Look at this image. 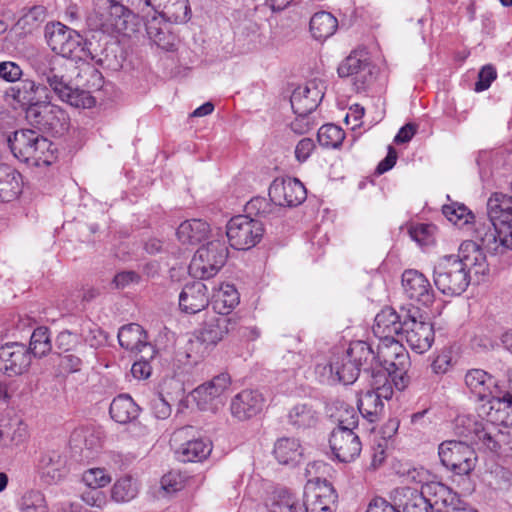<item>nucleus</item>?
<instances>
[{
	"label": "nucleus",
	"mask_w": 512,
	"mask_h": 512,
	"mask_svg": "<svg viewBox=\"0 0 512 512\" xmlns=\"http://www.w3.org/2000/svg\"><path fill=\"white\" fill-rule=\"evenodd\" d=\"M471 273L480 280L488 275L489 264L478 243L465 241L457 255H445L438 259L433 269L434 284L444 295H461L470 284Z\"/></svg>",
	"instance_id": "obj_1"
},
{
	"label": "nucleus",
	"mask_w": 512,
	"mask_h": 512,
	"mask_svg": "<svg viewBox=\"0 0 512 512\" xmlns=\"http://www.w3.org/2000/svg\"><path fill=\"white\" fill-rule=\"evenodd\" d=\"M375 364V353L370 344L355 341L346 352L331 361L329 381L332 383L352 384L360 371L368 374Z\"/></svg>",
	"instance_id": "obj_2"
},
{
	"label": "nucleus",
	"mask_w": 512,
	"mask_h": 512,
	"mask_svg": "<svg viewBox=\"0 0 512 512\" xmlns=\"http://www.w3.org/2000/svg\"><path fill=\"white\" fill-rule=\"evenodd\" d=\"M8 145L15 158L31 166H48L56 158L52 142L33 130L15 131Z\"/></svg>",
	"instance_id": "obj_3"
},
{
	"label": "nucleus",
	"mask_w": 512,
	"mask_h": 512,
	"mask_svg": "<svg viewBox=\"0 0 512 512\" xmlns=\"http://www.w3.org/2000/svg\"><path fill=\"white\" fill-rule=\"evenodd\" d=\"M350 419H343L333 429L329 445L334 457L344 463L354 461L361 453L362 444L359 436L353 431L358 425V416L353 410H348Z\"/></svg>",
	"instance_id": "obj_4"
},
{
	"label": "nucleus",
	"mask_w": 512,
	"mask_h": 512,
	"mask_svg": "<svg viewBox=\"0 0 512 512\" xmlns=\"http://www.w3.org/2000/svg\"><path fill=\"white\" fill-rule=\"evenodd\" d=\"M228 248L221 240H212L201 246L194 254L189 272L194 278L209 279L225 265L228 258Z\"/></svg>",
	"instance_id": "obj_5"
},
{
	"label": "nucleus",
	"mask_w": 512,
	"mask_h": 512,
	"mask_svg": "<svg viewBox=\"0 0 512 512\" xmlns=\"http://www.w3.org/2000/svg\"><path fill=\"white\" fill-rule=\"evenodd\" d=\"M45 36L52 51L65 58L82 60L89 55L84 38L59 22L47 26Z\"/></svg>",
	"instance_id": "obj_6"
},
{
	"label": "nucleus",
	"mask_w": 512,
	"mask_h": 512,
	"mask_svg": "<svg viewBox=\"0 0 512 512\" xmlns=\"http://www.w3.org/2000/svg\"><path fill=\"white\" fill-rule=\"evenodd\" d=\"M26 119L38 129L53 135H62L69 128V116L60 106L53 104L50 97L27 107Z\"/></svg>",
	"instance_id": "obj_7"
},
{
	"label": "nucleus",
	"mask_w": 512,
	"mask_h": 512,
	"mask_svg": "<svg viewBox=\"0 0 512 512\" xmlns=\"http://www.w3.org/2000/svg\"><path fill=\"white\" fill-rule=\"evenodd\" d=\"M131 11L119 0H100L94 14L90 16L91 25L107 34H126Z\"/></svg>",
	"instance_id": "obj_8"
},
{
	"label": "nucleus",
	"mask_w": 512,
	"mask_h": 512,
	"mask_svg": "<svg viewBox=\"0 0 512 512\" xmlns=\"http://www.w3.org/2000/svg\"><path fill=\"white\" fill-rule=\"evenodd\" d=\"M401 339L418 354L428 351L434 342V329L430 322L424 320L418 309L407 311L403 318Z\"/></svg>",
	"instance_id": "obj_9"
},
{
	"label": "nucleus",
	"mask_w": 512,
	"mask_h": 512,
	"mask_svg": "<svg viewBox=\"0 0 512 512\" xmlns=\"http://www.w3.org/2000/svg\"><path fill=\"white\" fill-rule=\"evenodd\" d=\"M264 233L263 224L247 215L232 217L226 226L228 241L234 249L248 250L261 240Z\"/></svg>",
	"instance_id": "obj_10"
},
{
	"label": "nucleus",
	"mask_w": 512,
	"mask_h": 512,
	"mask_svg": "<svg viewBox=\"0 0 512 512\" xmlns=\"http://www.w3.org/2000/svg\"><path fill=\"white\" fill-rule=\"evenodd\" d=\"M36 471L44 484L57 485L63 482L70 473L67 447L44 451L38 459Z\"/></svg>",
	"instance_id": "obj_11"
},
{
	"label": "nucleus",
	"mask_w": 512,
	"mask_h": 512,
	"mask_svg": "<svg viewBox=\"0 0 512 512\" xmlns=\"http://www.w3.org/2000/svg\"><path fill=\"white\" fill-rule=\"evenodd\" d=\"M438 454L441 463L458 475L470 474L477 461L474 449L461 441H444L439 445Z\"/></svg>",
	"instance_id": "obj_12"
},
{
	"label": "nucleus",
	"mask_w": 512,
	"mask_h": 512,
	"mask_svg": "<svg viewBox=\"0 0 512 512\" xmlns=\"http://www.w3.org/2000/svg\"><path fill=\"white\" fill-rule=\"evenodd\" d=\"M465 385L479 401H487L491 404V408L497 406L500 410L503 402V396L497 380L494 376L483 369H470L464 377Z\"/></svg>",
	"instance_id": "obj_13"
},
{
	"label": "nucleus",
	"mask_w": 512,
	"mask_h": 512,
	"mask_svg": "<svg viewBox=\"0 0 512 512\" xmlns=\"http://www.w3.org/2000/svg\"><path fill=\"white\" fill-rule=\"evenodd\" d=\"M375 353V364L372 370L385 369L386 372L408 370L410 358L405 347L397 339L379 341Z\"/></svg>",
	"instance_id": "obj_14"
},
{
	"label": "nucleus",
	"mask_w": 512,
	"mask_h": 512,
	"mask_svg": "<svg viewBox=\"0 0 512 512\" xmlns=\"http://www.w3.org/2000/svg\"><path fill=\"white\" fill-rule=\"evenodd\" d=\"M230 383L229 375L221 373L195 388L191 397L199 409L214 411L223 403L222 396L229 388Z\"/></svg>",
	"instance_id": "obj_15"
},
{
	"label": "nucleus",
	"mask_w": 512,
	"mask_h": 512,
	"mask_svg": "<svg viewBox=\"0 0 512 512\" xmlns=\"http://www.w3.org/2000/svg\"><path fill=\"white\" fill-rule=\"evenodd\" d=\"M269 198L277 208L295 207L306 199V189L298 179L276 178L269 187Z\"/></svg>",
	"instance_id": "obj_16"
},
{
	"label": "nucleus",
	"mask_w": 512,
	"mask_h": 512,
	"mask_svg": "<svg viewBox=\"0 0 512 512\" xmlns=\"http://www.w3.org/2000/svg\"><path fill=\"white\" fill-rule=\"evenodd\" d=\"M31 362V352L22 343L10 342L0 347V369L9 377L27 372Z\"/></svg>",
	"instance_id": "obj_17"
},
{
	"label": "nucleus",
	"mask_w": 512,
	"mask_h": 512,
	"mask_svg": "<svg viewBox=\"0 0 512 512\" xmlns=\"http://www.w3.org/2000/svg\"><path fill=\"white\" fill-rule=\"evenodd\" d=\"M402 288L405 296L413 303L430 306L435 294L429 279L415 269L405 270L402 274Z\"/></svg>",
	"instance_id": "obj_18"
},
{
	"label": "nucleus",
	"mask_w": 512,
	"mask_h": 512,
	"mask_svg": "<svg viewBox=\"0 0 512 512\" xmlns=\"http://www.w3.org/2000/svg\"><path fill=\"white\" fill-rule=\"evenodd\" d=\"M48 91H52L61 101L76 108H91L95 99L86 90L72 87L63 76L56 72L45 82Z\"/></svg>",
	"instance_id": "obj_19"
},
{
	"label": "nucleus",
	"mask_w": 512,
	"mask_h": 512,
	"mask_svg": "<svg viewBox=\"0 0 512 512\" xmlns=\"http://www.w3.org/2000/svg\"><path fill=\"white\" fill-rule=\"evenodd\" d=\"M6 100H12L18 106L27 109L40 101L38 96L49 98V91L45 84L37 83L31 79L20 80L19 83L9 87L5 91Z\"/></svg>",
	"instance_id": "obj_20"
},
{
	"label": "nucleus",
	"mask_w": 512,
	"mask_h": 512,
	"mask_svg": "<svg viewBox=\"0 0 512 512\" xmlns=\"http://www.w3.org/2000/svg\"><path fill=\"white\" fill-rule=\"evenodd\" d=\"M322 87L316 81L298 86L290 97L291 107L296 115H310L323 99Z\"/></svg>",
	"instance_id": "obj_21"
},
{
	"label": "nucleus",
	"mask_w": 512,
	"mask_h": 512,
	"mask_svg": "<svg viewBox=\"0 0 512 512\" xmlns=\"http://www.w3.org/2000/svg\"><path fill=\"white\" fill-rule=\"evenodd\" d=\"M237 318L235 315L213 316L205 322L197 336L198 341L207 346H215L229 332L236 330Z\"/></svg>",
	"instance_id": "obj_22"
},
{
	"label": "nucleus",
	"mask_w": 512,
	"mask_h": 512,
	"mask_svg": "<svg viewBox=\"0 0 512 512\" xmlns=\"http://www.w3.org/2000/svg\"><path fill=\"white\" fill-rule=\"evenodd\" d=\"M305 497L306 506L311 512H330L337 499L334 488L326 481L308 483L305 487Z\"/></svg>",
	"instance_id": "obj_23"
},
{
	"label": "nucleus",
	"mask_w": 512,
	"mask_h": 512,
	"mask_svg": "<svg viewBox=\"0 0 512 512\" xmlns=\"http://www.w3.org/2000/svg\"><path fill=\"white\" fill-rule=\"evenodd\" d=\"M338 75L342 78L351 77L358 89L368 83L372 77L370 63L364 55L352 52L338 66Z\"/></svg>",
	"instance_id": "obj_24"
},
{
	"label": "nucleus",
	"mask_w": 512,
	"mask_h": 512,
	"mask_svg": "<svg viewBox=\"0 0 512 512\" xmlns=\"http://www.w3.org/2000/svg\"><path fill=\"white\" fill-rule=\"evenodd\" d=\"M264 406L262 394L256 390H243L231 401L230 410L234 418L244 421L260 413Z\"/></svg>",
	"instance_id": "obj_25"
},
{
	"label": "nucleus",
	"mask_w": 512,
	"mask_h": 512,
	"mask_svg": "<svg viewBox=\"0 0 512 512\" xmlns=\"http://www.w3.org/2000/svg\"><path fill=\"white\" fill-rule=\"evenodd\" d=\"M207 286L201 281L186 284L179 295V307L188 314H195L208 306Z\"/></svg>",
	"instance_id": "obj_26"
},
{
	"label": "nucleus",
	"mask_w": 512,
	"mask_h": 512,
	"mask_svg": "<svg viewBox=\"0 0 512 512\" xmlns=\"http://www.w3.org/2000/svg\"><path fill=\"white\" fill-rule=\"evenodd\" d=\"M118 341L122 348L131 352L147 351L150 358L155 354L154 347L147 341L146 331L136 323H130L120 328Z\"/></svg>",
	"instance_id": "obj_27"
},
{
	"label": "nucleus",
	"mask_w": 512,
	"mask_h": 512,
	"mask_svg": "<svg viewBox=\"0 0 512 512\" xmlns=\"http://www.w3.org/2000/svg\"><path fill=\"white\" fill-rule=\"evenodd\" d=\"M391 499L402 512H430L431 504L427 502L422 490L410 487H398L391 492Z\"/></svg>",
	"instance_id": "obj_28"
},
{
	"label": "nucleus",
	"mask_w": 512,
	"mask_h": 512,
	"mask_svg": "<svg viewBox=\"0 0 512 512\" xmlns=\"http://www.w3.org/2000/svg\"><path fill=\"white\" fill-rule=\"evenodd\" d=\"M403 318L398 313L390 308L382 309L375 317L373 325V333L379 338V341L385 339H394L395 336H400L403 330Z\"/></svg>",
	"instance_id": "obj_29"
},
{
	"label": "nucleus",
	"mask_w": 512,
	"mask_h": 512,
	"mask_svg": "<svg viewBox=\"0 0 512 512\" xmlns=\"http://www.w3.org/2000/svg\"><path fill=\"white\" fill-rule=\"evenodd\" d=\"M268 512H308V506L286 488L275 489L266 500Z\"/></svg>",
	"instance_id": "obj_30"
},
{
	"label": "nucleus",
	"mask_w": 512,
	"mask_h": 512,
	"mask_svg": "<svg viewBox=\"0 0 512 512\" xmlns=\"http://www.w3.org/2000/svg\"><path fill=\"white\" fill-rule=\"evenodd\" d=\"M156 16H160L165 22L186 23L191 18L189 0H158Z\"/></svg>",
	"instance_id": "obj_31"
},
{
	"label": "nucleus",
	"mask_w": 512,
	"mask_h": 512,
	"mask_svg": "<svg viewBox=\"0 0 512 512\" xmlns=\"http://www.w3.org/2000/svg\"><path fill=\"white\" fill-rule=\"evenodd\" d=\"M422 492L427 502H430L431 509L436 507L438 510H445V512H448V509L453 506L455 501L457 502L458 498V495L448 486L436 481L423 485Z\"/></svg>",
	"instance_id": "obj_32"
},
{
	"label": "nucleus",
	"mask_w": 512,
	"mask_h": 512,
	"mask_svg": "<svg viewBox=\"0 0 512 512\" xmlns=\"http://www.w3.org/2000/svg\"><path fill=\"white\" fill-rule=\"evenodd\" d=\"M146 31L149 39L162 50L174 51L176 49L177 36L156 15L147 20Z\"/></svg>",
	"instance_id": "obj_33"
},
{
	"label": "nucleus",
	"mask_w": 512,
	"mask_h": 512,
	"mask_svg": "<svg viewBox=\"0 0 512 512\" xmlns=\"http://www.w3.org/2000/svg\"><path fill=\"white\" fill-rule=\"evenodd\" d=\"M28 438L27 426L19 420L0 418V448H12Z\"/></svg>",
	"instance_id": "obj_34"
},
{
	"label": "nucleus",
	"mask_w": 512,
	"mask_h": 512,
	"mask_svg": "<svg viewBox=\"0 0 512 512\" xmlns=\"http://www.w3.org/2000/svg\"><path fill=\"white\" fill-rule=\"evenodd\" d=\"M22 176L11 166L0 164V202H11L22 191Z\"/></svg>",
	"instance_id": "obj_35"
},
{
	"label": "nucleus",
	"mask_w": 512,
	"mask_h": 512,
	"mask_svg": "<svg viewBox=\"0 0 512 512\" xmlns=\"http://www.w3.org/2000/svg\"><path fill=\"white\" fill-rule=\"evenodd\" d=\"M210 232L209 224L200 219L182 222L177 228L176 235L183 244L195 245L206 239Z\"/></svg>",
	"instance_id": "obj_36"
},
{
	"label": "nucleus",
	"mask_w": 512,
	"mask_h": 512,
	"mask_svg": "<svg viewBox=\"0 0 512 512\" xmlns=\"http://www.w3.org/2000/svg\"><path fill=\"white\" fill-rule=\"evenodd\" d=\"M140 408L127 394L118 395L110 404L109 413L113 420L120 424H127L139 414Z\"/></svg>",
	"instance_id": "obj_37"
},
{
	"label": "nucleus",
	"mask_w": 512,
	"mask_h": 512,
	"mask_svg": "<svg viewBox=\"0 0 512 512\" xmlns=\"http://www.w3.org/2000/svg\"><path fill=\"white\" fill-rule=\"evenodd\" d=\"M212 451L211 443L196 437L192 440H187L183 445L177 447L175 450L178 459L182 462H195L202 461Z\"/></svg>",
	"instance_id": "obj_38"
},
{
	"label": "nucleus",
	"mask_w": 512,
	"mask_h": 512,
	"mask_svg": "<svg viewBox=\"0 0 512 512\" xmlns=\"http://www.w3.org/2000/svg\"><path fill=\"white\" fill-rule=\"evenodd\" d=\"M287 419L295 429H309L316 426L319 414L312 405L299 403L289 410Z\"/></svg>",
	"instance_id": "obj_39"
},
{
	"label": "nucleus",
	"mask_w": 512,
	"mask_h": 512,
	"mask_svg": "<svg viewBox=\"0 0 512 512\" xmlns=\"http://www.w3.org/2000/svg\"><path fill=\"white\" fill-rule=\"evenodd\" d=\"M274 455L280 464H296L303 456V449L297 439L283 437L276 441Z\"/></svg>",
	"instance_id": "obj_40"
},
{
	"label": "nucleus",
	"mask_w": 512,
	"mask_h": 512,
	"mask_svg": "<svg viewBox=\"0 0 512 512\" xmlns=\"http://www.w3.org/2000/svg\"><path fill=\"white\" fill-rule=\"evenodd\" d=\"M337 28L338 21L329 12H317L310 19V31L316 40H326L336 32Z\"/></svg>",
	"instance_id": "obj_41"
},
{
	"label": "nucleus",
	"mask_w": 512,
	"mask_h": 512,
	"mask_svg": "<svg viewBox=\"0 0 512 512\" xmlns=\"http://www.w3.org/2000/svg\"><path fill=\"white\" fill-rule=\"evenodd\" d=\"M357 404L361 415L371 423L377 420L378 415L383 410V402L372 390L361 393Z\"/></svg>",
	"instance_id": "obj_42"
},
{
	"label": "nucleus",
	"mask_w": 512,
	"mask_h": 512,
	"mask_svg": "<svg viewBox=\"0 0 512 512\" xmlns=\"http://www.w3.org/2000/svg\"><path fill=\"white\" fill-rule=\"evenodd\" d=\"M137 494V483L130 476L118 479L111 488V498L117 503L129 502L134 499Z\"/></svg>",
	"instance_id": "obj_43"
},
{
	"label": "nucleus",
	"mask_w": 512,
	"mask_h": 512,
	"mask_svg": "<svg viewBox=\"0 0 512 512\" xmlns=\"http://www.w3.org/2000/svg\"><path fill=\"white\" fill-rule=\"evenodd\" d=\"M17 506L20 512H49L45 495L35 489L26 491Z\"/></svg>",
	"instance_id": "obj_44"
},
{
	"label": "nucleus",
	"mask_w": 512,
	"mask_h": 512,
	"mask_svg": "<svg viewBox=\"0 0 512 512\" xmlns=\"http://www.w3.org/2000/svg\"><path fill=\"white\" fill-rule=\"evenodd\" d=\"M504 434L498 430L492 423L485 426L476 427L475 440L490 451L496 452L500 449V442Z\"/></svg>",
	"instance_id": "obj_45"
},
{
	"label": "nucleus",
	"mask_w": 512,
	"mask_h": 512,
	"mask_svg": "<svg viewBox=\"0 0 512 512\" xmlns=\"http://www.w3.org/2000/svg\"><path fill=\"white\" fill-rule=\"evenodd\" d=\"M368 374L371 377V390L377 396H379V400L382 401L383 399H391L393 396V388L391 385L389 372H386L385 369H378L376 371L371 370Z\"/></svg>",
	"instance_id": "obj_46"
},
{
	"label": "nucleus",
	"mask_w": 512,
	"mask_h": 512,
	"mask_svg": "<svg viewBox=\"0 0 512 512\" xmlns=\"http://www.w3.org/2000/svg\"><path fill=\"white\" fill-rule=\"evenodd\" d=\"M52 349L49 331L46 327L36 328L30 339L31 356L42 357L48 354Z\"/></svg>",
	"instance_id": "obj_47"
},
{
	"label": "nucleus",
	"mask_w": 512,
	"mask_h": 512,
	"mask_svg": "<svg viewBox=\"0 0 512 512\" xmlns=\"http://www.w3.org/2000/svg\"><path fill=\"white\" fill-rule=\"evenodd\" d=\"M215 304L220 314L228 313L227 310L234 308L239 303V294L235 287L230 284L222 285L214 295Z\"/></svg>",
	"instance_id": "obj_48"
},
{
	"label": "nucleus",
	"mask_w": 512,
	"mask_h": 512,
	"mask_svg": "<svg viewBox=\"0 0 512 512\" xmlns=\"http://www.w3.org/2000/svg\"><path fill=\"white\" fill-rule=\"evenodd\" d=\"M317 138L321 146L337 148L343 142L345 133L340 127L334 124H326L318 130Z\"/></svg>",
	"instance_id": "obj_49"
},
{
	"label": "nucleus",
	"mask_w": 512,
	"mask_h": 512,
	"mask_svg": "<svg viewBox=\"0 0 512 512\" xmlns=\"http://www.w3.org/2000/svg\"><path fill=\"white\" fill-rule=\"evenodd\" d=\"M112 478L110 474L103 468H90L85 470L81 476V482L87 488L101 489L106 487Z\"/></svg>",
	"instance_id": "obj_50"
},
{
	"label": "nucleus",
	"mask_w": 512,
	"mask_h": 512,
	"mask_svg": "<svg viewBox=\"0 0 512 512\" xmlns=\"http://www.w3.org/2000/svg\"><path fill=\"white\" fill-rule=\"evenodd\" d=\"M436 227L431 224H416L409 230L411 238L421 246H429L434 243Z\"/></svg>",
	"instance_id": "obj_51"
},
{
	"label": "nucleus",
	"mask_w": 512,
	"mask_h": 512,
	"mask_svg": "<svg viewBox=\"0 0 512 512\" xmlns=\"http://www.w3.org/2000/svg\"><path fill=\"white\" fill-rule=\"evenodd\" d=\"M30 65L43 84L48 80V77L55 73V69L51 66V60L43 54L33 57L30 60Z\"/></svg>",
	"instance_id": "obj_52"
},
{
	"label": "nucleus",
	"mask_w": 512,
	"mask_h": 512,
	"mask_svg": "<svg viewBox=\"0 0 512 512\" xmlns=\"http://www.w3.org/2000/svg\"><path fill=\"white\" fill-rule=\"evenodd\" d=\"M246 211L249 214L266 217L270 214H274L275 212L280 211V208H277L274 203H270L264 197H254L249 202H247Z\"/></svg>",
	"instance_id": "obj_53"
},
{
	"label": "nucleus",
	"mask_w": 512,
	"mask_h": 512,
	"mask_svg": "<svg viewBox=\"0 0 512 512\" xmlns=\"http://www.w3.org/2000/svg\"><path fill=\"white\" fill-rule=\"evenodd\" d=\"M123 2L124 0H119ZM127 5L147 20L156 15V5L158 0H126Z\"/></svg>",
	"instance_id": "obj_54"
},
{
	"label": "nucleus",
	"mask_w": 512,
	"mask_h": 512,
	"mask_svg": "<svg viewBox=\"0 0 512 512\" xmlns=\"http://www.w3.org/2000/svg\"><path fill=\"white\" fill-rule=\"evenodd\" d=\"M82 501L90 506L98 509H102L107 504L106 494L97 488H88L81 494Z\"/></svg>",
	"instance_id": "obj_55"
},
{
	"label": "nucleus",
	"mask_w": 512,
	"mask_h": 512,
	"mask_svg": "<svg viewBox=\"0 0 512 512\" xmlns=\"http://www.w3.org/2000/svg\"><path fill=\"white\" fill-rule=\"evenodd\" d=\"M23 75L21 67L12 61L0 62V79L14 83L19 81Z\"/></svg>",
	"instance_id": "obj_56"
},
{
	"label": "nucleus",
	"mask_w": 512,
	"mask_h": 512,
	"mask_svg": "<svg viewBox=\"0 0 512 512\" xmlns=\"http://www.w3.org/2000/svg\"><path fill=\"white\" fill-rule=\"evenodd\" d=\"M73 440L83 438L84 446L88 450H96L101 446V437L99 433L91 429H80L74 431Z\"/></svg>",
	"instance_id": "obj_57"
},
{
	"label": "nucleus",
	"mask_w": 512,
	"mask_h": 512,
	"mask_svg": "<svg viewBox=\"0 0 512 512\" xmlns=\"http://www.w3.org/2000/svg\"><path fill=\"white\" fill-rule=\"evenodd\" d=\"M496 77V69L492 65H485L478 74V81L475 83V91L481 92L488 89Z\"/></svg>",
	"instance_id": "obj_58"
},
{
	"label": "nucleus",
	"mask_w": 512,
	"mask_h": 512,
	"mask_svg": "<svg viewBox=\"0 0 512 512\" xmlns=\"http://www.w3.org/2000/svg\"><path fill=\"white\" fill-rule=\"evenodd\" d=\"M198 434L197 429L194 426H184L174 431L171 436L170 443L175 447H180L187 442V440L195 439Z\"/></svg>",
	"instance_id": "obj_59"
},
{
	"label": "nucleus",
	"mask_w": 512,
	"mask_h": 512,
	"mask_svg": "<svg viewBox=\"0 0 512 512\" xmlns=\"http://www.w3.org/2000/svg\"><path fill=\"white\" fill-rule=\"evenodd\" d=\"M452 366V353L450 350H442L432 362V370L436 374H445Z\"/></svg>",
	"instance_id": "obj_60"
},
{
	"label": "nucleus",
	"mask_w": 512,
	"mask_h": 512,
	"mask_svg": "<svg viewBox=\"0 0 512 512\" xmlns=\"http://www.w3.org/2000/svg\"><path fill=\"white\" fill-rule=\"evenodd\" d=\"M150 406L154 416L158 419H167L171 415V406L162 395L153 397Z\"/></svg>",
	"instance_id": "obj_61"
},
{
	"label": "nucleus",
	"mask_w": 512,
	"mask_h": 512,
	"mask_svg": "<svg viewBox=\"0 0 512 512\" xmlns=\"http://www.w3.org/2000/svg\"><path fill=\"white\" fill-rule=\"evenodd\" d=\"M317 123L310 117V115H296V118L291 122V129L296 134H305L312 130Z\"/></svg>",
	"instance_id": "obj_62"
},
{
	"label": "nucleus",
	"mask_w": 512,
	"mask_h": 512,
	"mask_svg": "<svg viewBox=\"0 0 512 512\" xmlns=\"http://www.w3.org/2000/svg\"><path fill=\"white\" fill-rule=\"evenodd\" d=\"M161 485L166 492L172 493L183 488V480L179 473L169 472L162 477Z\"/></svg>",
	"instance_id": "obj_63"
},
{
	"label": "nucleus",
	"mask_w": 512,
	"mask_h": 512,
	"mask_svg": "<svg viewBox=\"0 0 512 512\" xmlns=\"http://www.w3.org/2000/svg\"><path fill=\"white\" fill-rule=\"evenodd\" d=\"M315 148V143L310 138L301 139L295 147V158L298 162H305Z\"/></svg>",
	"instance_id": "obj_64"
}]
</instances>
